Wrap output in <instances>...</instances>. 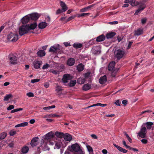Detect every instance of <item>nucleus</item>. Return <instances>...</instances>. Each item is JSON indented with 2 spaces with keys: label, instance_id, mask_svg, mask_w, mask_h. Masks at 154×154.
I'll list each match as a JSON object with an SVG mask.
<instances>
[{
  "label": "nucleus",
  "instance_id": "nucleus-31",
  "mask_svg": "<svg viewBox=\"0 0 154 154\" xmlns=\"http://www.w3.org/2000/svg\"><path fill=\"white\" fill-rule=\"evenodd\" d=\"M39 57H43L45 55V52L44 50H41L38 51L37 53Z\"/></svg>",
  "mask_w": 154,
  "mask_h": 154
},
{
  "label": "nucleus",
  "instance_id": "nucleus-42",
  "mask_svg": "<svg viewBox=\"0 0 154 154\" xmlns=\"http://www.w3.org/2000/svg\"><path fill=\"white\" fill-rule=\"evenodd\" d=\"M75 17H76V16L73 15V16H72L69 17L67 19V20L66 21V22H67L71 20L72 19H74Z\"/></svg>",
  "mask_w": 154,
  "mask_h": 154
},
{
  "label": "nucleus",
  "instance_id": "nucleus-23",
  "mask_svg": "<svg viewBox=\"0 0 154 154\" xmlns=\"http://www.w3.org/2000/svg\"><path fill=\"white\" fill-rule=\"evenodd\" d=\"M69 79V74H65L62 79L63 82L64 83H66L68 82V80Z\"/></svg>",
  "mask_w": 154,
  "mask_h": 154
},
{
  "label": "nucleus",
  "instance_id": "nucleus-54",
  "mask_svg": "<svg viewBox=\"0 0 154 154\" xmlns=\"http://www.w3.org/2000/svg\"><path fill=\"white\" fill-rule=\"evenodd\" d=\"M115 103L117 106H120V100H117L116 101Z\"/></svg>",
  "mask_w": 154,
  "mask_h": 154
},
{
  "label": "nucleus",
  "instance_id": "nucleus-41",
  "mask_svg": "<svg viewBox=\"0 0 154 154\" xmlns=\"http://www.w3.org/2000/svg\"><path fill=\"white\" fill-rule=\"evenodd\" d=\"M16 133V131H15L14 129H13L9 132V134L11 136H13Z\"/></svg>",
  "mask_w": 154,
  "mask_h": 154
},
{
  "label": "nucleus",
  "instance_id": "nucleus-8",
  "mask_svg": "<svg viewBox=\"0 0 154 154\" xmlns=\"http://www.w3.org/2000/svg\"><path fill=\"white\" fill-rule=\"evenodd\" d=\"M145 8L146 5L143 3H141V4L139 5V8L135 12L134 15H138L139 13L141 12Z\"/></svg>",
  "mask_w": 154,
  "mask_h": 154
},
{
  "label": "nucleus",
  "instance_id": "nucleus-38",
  "mask_svg": "<svg viewBox=\"0 0 154 154\" xmlns=\"http://www.w3.org/2000/svg\"><path fill=\"white\" fill-rule=\"evenodd\" d=\"M90 14V13H83L79 14H78V17H83L89 16Z\"/></svg>",
  "mask_w": 154,
  "mask_h": 154
},
{
  "label": "nucleus",
  "instance_id": "nucleus-15",
  "mask_svg": "<svg viewBox=\"0 0 154 154\" xmlns=\"http://www.w3.org/2000/svg\"><path fill=\"white\" fill-rule=\"evenodd\" d=\"M75 63V59L73 58H70L68 59L67 63L68 66H71L73 65Z\"/></svg>",
  "mask_w": 154,
  "mask_h": 154
},
{
  "label": "nucleus",
  "instance_id": "nucleus-6",
  "mask_svg": "<svg viewBox=\"0 0 154 154\" xmlns=\"http://www.w3.org/2000/svg\"><path fill=\"white\" fill-rule=\"evenodd\" d=\"M146 132L147 130L146 127L142 126L140 131L138 133V135L140 137L142 138H144L146 136Z\"/></svg>",
  "mask_w": 154,
  "mask_h": 154
},
{
  "label": "nucleus",
  "instance_id": "nucleus-33",
  "mask_svg": "<svg viewBox=\"0 0 154 154\" xmlns=\"http://www.w3.org/2000/svg\"><path fill=\"white\" fill-rule=\"evenodd\" d=\"M7 135V134L5 132H3L0 134V140L4 139Z\"/></svg>",
  "mask_w": 154,
  "mask_h": 154
},
{
  "label": "nucleus",
  "instance_id": "nucleus-26",
  "mask_svg": "<svg viewBox=\"0 0 154 154\" xmlns=\"http://www.w3.org/2000/svg\"><path fill=\"white\" fill-rule=\"evenodd\" d=\"M146 125V127L148 129L150 130L151 129L152 126L154 124L153 123L151 122H147L145 123Z\"/></svg>",
  "mask_w": 154,
  "mask_h": 154
},
{
  "label": "nucleus",
  "instance_id": "nucleus-4",
  "mask_svg": "<svg viewBox=\"0 0 154 154\" xmlns=\"http://www.w3.org/2000/svg\"><path fill=\"white\" fill-rule=\"evenodd\" d=\"M8 39L10 41L15 42L18 39V35L17 34H14L12 32L9 33L7 36Z\"/></svg>",
  "mask_w": 154,
  "mask_h": 154
},
{
  "label": "nucleus",
  "instance_id": "nucleus-63",
  "mask_svg": "<svg viewBox=\"0 0 154 154\" xmlns=\"http://www.w3.org/2000/svg\"><path fill=\"white\" fill-rule=\"evenodd\" d=\"M118 22L117 21H114L109 23L111 24H118Z\"/></svg>",
  "mask_w": 154,
  "mask_h": 154
},
{
  "label": "nucleus",
  "instance_id": "nucleus-46",
  "mask_svg": "<svg viewBox=\"0 0 154 154\" xmlns=\"http://www.w3.org/2000/svg\"><path fill=\"white\" fill-rule=\"evenodd\" d=\"M28 124V123L27 122L22 123L20 124V126L21 127H25V126H27Z\"/></svg>",
  "mask_w": 154,
  "mask_h": 154
},
{
  "label": "nucleus",
  "instance_id": "nucleus-34",
  "mask_svg": "<svg viewBox=\"0 0 154 154\" xmlns=\"http://www.w3.org/2000/svg\"><path fill=\"white\" fill-rule=\"evenodd\" d=\"M12 95L11 94H7L4 97V101H7L9 99L12 97Z\"/></svg>",
  "mask_w": 154,
  "mask_h": 154
},
{
  "label": "nucleus",
  "instance_id": "nucleus-56",
  "mask_svg": "<svg viewBox=\"0 0 154 154\" xmlns=\"http://www.w3.org/2000/svg\"><path fill=\"white\" fill-rule=\"evenodd\" d=\"M45 19L47 22H50L51 20V18L50 17L48 16L45 17Z\"/></svg>",
  "mask_w": 154,
  "mask_h": 154
},
{
  "label": "nucleus",
  "instance_id": "nucleus-10",
  "mask_svg": "<svg viewBox=\"0 0 154 154\" xmlns=\"http://www.w3.org/2000/svg\"><path fill=\"white\" fill-rule=\"evenodd\" d=\"M54 137V134L52 132H50L45 136L44 139L45 140H48Z\"/></svg>",
  "mask_w": 154,
  "mask_h": 154
},
{
  "label": "nucleus",
  "instance_id": "nucleus-44",
  "mask_svg": "<svg viewBox=\"0 0 154 154\" xmlns=\"http://www.w3.org/2000/svg\"><path fill=\"white\" fill-rule=\"evenodd\" d=\"M119 151H120L121 152H122L124 153H126L128 151L127 150L121 147L120 149V150Z\"/></svg>",
  "mask_w": 154,
  "mask_h": 154
},
{
  "label": "nucleus",
  "instance_id": "nucleus-30",
  "mask_svg": "<svg viewBox=\"0 0 154 154\" xmlns=\"http://www.w3.org/2000/svg\"><path fill=\"white\" fill-rule=\"evenodd\" d=\"M91 88V85L88 84L84 85L83 87V89L84 91H87Z\"/></svg>",
  "mask_w": 154,
  "mask_h": 154
},
{
  "label": "nucleus",
  "instance_id": "nucleus-28",
  "mask_svg": "<svg viewBox=\"0 0 154 154\" xmlns=\"http://www.w3.org/2000/svg\"><path fill=\"white\" fill-rule=\"evenodd\" d=\"M29 150L28 147L27 146H24L21 149V151L23 153H27Z\"/></svg>",
  "mask_w": 154,
  "mask_h": 154
},
{
  "label": "nucleus",
  "instance_id": "nucleus-12",
  "mask_svg": "<svg viewBox=\"0 0 154 154\" xmlns=\"http://www.w3.org/2000/svg\"><path fill=\"white\" fill-rule=\"evenodd\" d=\"M30 20L29 15H26L23 17L21 20V21L23 24L27 23Z\"/></svg>",
  "mask_w": 154,
  "mask_h": 154
},
{
  "label": "nucleus",
  "instance_id": "nucleus-7",
  "mask_svg": "<svg viewBox=\"0 0 154 154\" xmlns=\"http://www.w3.org/2000/svg\"><path fill=\"white\" fill-rule=\"evenodd\" d=\"M8 58L10 61V62L11 64H14L17 63V58L14 55L12 54H10L8 56Z\"/></svg>",
  "mask_w": 154,
  "mask_h": 154
},
{
  "label": "nucleus",
  "instance_id": "nucleus-5",
  "mask_svg": "<svg viewBox=\"0 0 154 154\" xmlns=\"http://www.w3.org/2000/svg\"><path fill=\"white\" fill-rule=\"evenodd\" d=\"M81 150L80 146L77 143H76L72 145L71 146V148L69 149L70 151L78 152Z\"/></svg>",
  "mask_w": 154,
  "mask_h": 154
},
{
  "label": "nucleus",
  "instance_id": "nucleus-20",
  "mask_svg": "<svg viewBox=\"0 0 154 154\" xmlns=\"http://www.w3.org/2000/svg\"><path fill=\"white\" fill-rule=\"evenodd\" d=\"M94 4H92L91 5L88 6V7H86L85 8H84L80 10V11L81 12H84L90 9H91V8L94 6Z\"/></svg>",
  "mask_w": 154,
  "mask_h": 154
},
{
  "label": "nucleus",
  "instance_id": "nucleus-50",
  "mask_svg": "<svg viewBox=\"0 0 154 154\" xmlns=\"http://www.w3.org/2000/svg\"><path fill=\"white\" fill-rule=\"evenodd\" d=\"M93 53L94 54H97L98 53H100V51L98 50H97L95 48H94L93 49Z\"/></svg>",
  "mask_w": 154,
  "mask_h": 154
},
{
  "label": "nucleus",
  "instance_id": "nucleus-24",
  "mask_svg": "<svg viewBox=\"0 0 154 154\" xmlns=\"http://www.w3.org/2000/svg\"><path fill=\"white\" fill-rule=\"evenodd\" d=\"M141 3H143L142 2H139L136 0H131V5L132 6H134L139 5L141 4Z\"/></svg>",
  "mask_w": 154,
  "mask_h": 154
},
{
  "label": "nucleus",
  "instance_id": "nucleus-39",
  "mask_svg": "<svg viewBox=\"0 0 154 154\" xmlns=\"http://www.w3.org/2000/svg\"><path fill=\"white\" fill-rule=\"evenodd\" d=\"M76 83V81L75 80H71L69 83V86L73 87L75 85Z\"/></svg>",
  "mask_w": 154,
  "mask_h": 154
},
{
  "label": "nucleus",
  "instance_id": "nucleus-58",
  "mask_svg": "<svg viewBox=\"0 0 154 154\" xmlns=\"http://www.w3.org/2000/svg\"><path fill=\"white\" fill-rule=\"evenodd\" d=\"M56 90L57 91V92L58 93H59L62 90V89L58 87L57 88Z\"/></svg>",
  "mask_w": 154,
  "mask_h": 154
},
{
  "label": "nucleus",
  "instance_id": "nucleus-19",
  "mask_svg": "<svg viewBox=\"0 0 154 154\" xmlns=\"http://www.w3.org/2000/svg\"><path fill=\"white\" fill-rule=\"evenodd\" d=\"M143 32V29L141 28H139L135 31L134 35H135L139 36L142 34Z\"/></svg>",
  "mask_w": 154,
  "mask_h": 154
},
{
  "label": "nucleus",
  "instance_id": "nucleus-13",
  "mask_svg": "<svg viewBox=\"0 0 154 154\" xmlns=\"http://www.w3.org/2000/svg\"><path fill=\"white\" fill-rule=\"evenodd\" d=\"M42 62L40 61H36L33 63L34 67L36 69L40 68V66L42 65Z\"/></svg>",
  "mask_w": 154,
  "mask_h": 154
},
{
  "label": "nucleus",
  "instance_id": "nucleus-60",
  "mask_svg": "<svg viewBox=\"0 0 154 154\" xmlns=\"http://www.w3.org/2000/svg\"><path fill=\"white\" fill-rule=\"evenodd\" d=\"M91 136L92 138L95 139H97V136L94 134H92Z\"/></svg>",
  "mask_w": 154,
  "mask_h": 154
},
{
  "label": "nucleus",
  "instance_id": "nucleus-36",
  "mask_svg": "<svg viewBox=\"0 0 154 154\" xmlns=\"http://www.w3.org/2000/svg\"><path fill=\"white\" fill-rule=\"evenodd\" d=\"M60 6L62 7V9H63V8H66V10L68 9V8L67 7L66 4L63 1H60Z\"/></svg>",
  "mask_w": 154,
  "mask_h": 154
},
{
  "label": "nucleus",
  "instance_id": "nucleus-55",
  "mask_svg": "<svg viewBox=\"0 0 154 154\" xmlns=\"http://www.w3.org/2000/svg\"><path fill=\"white\" fill-rule=\"evenodd\" d=\"M113 145L114 146L116 147L119 151L120 150V149L121 148V147H120L119 146H118V145H117L116 144L113 143Z\"/></svg>",
  "mask_w": 154,
  "mask_h": 154
},
{
  "label": "nucleus",
  "instance_id": "nucleus-49",
  "mask_svg": "<svg viewBox=\"0 0 154 154\" xmlns=\"http://www.w3.org/2000/svg\"><path fill=\"white\" fill-rule=\"evenodd\" d=\"M133 42L132 41H131L129 42V44L128 45V47L127 48V49H129L131 48V46L133 44Z\"/></svg>",
  "mask_w": 154,
  "mask_h": 154
},
{
  "label": "nucleus",
  "instance_id": "nucleus-62",
  "mask_svg": "<svg viewBox=\"0 0 154 154\" xmlns=\"http://www.w3.org/2000/svg\"><path fill=\"white\" fill-rule=\"evenodd\" d=\"M130 149L134 151L137 152L138 151V149H136V148H132V147L130 148Z\"/></svg>",
  "mask_w": 154,
  "mask_h": 154
},
{
  "label": "nucleus",
  "instance_id": "nucleus-29",
  "mask_svg": "<svg viewBox=\"0 0 154 154\" xmlns=\"http://www.w3.org/2000/svg\"><path fill=\"white\" fill-rule=\"evenodd\" d=\"M55 135L57 137L61 138H63L64 134L63 132H56Z\"/></svg>",
  "mask_w": 154,
  "mask_h": 154
},
{
  "label": "nucleus",
  "instance_id": "nucleus-35",
  "mask_svg": "<svg viewBox=\"0 0 154 154\" xmlns=\"http://www.w3.org/2000/svg\"><path fill=\"white\" fill-rule=\"evenodd\" d=\"M106 105H107V104H102L100 103H97V104L92 105L90 106H89L88 107H91L95 106H101L102 107H103V106H106Z\"/></svg>",
  "mask_w": 154,
  "mask_h": 154
},
{
  "label": "nucleus",
  "instance_id": "nucleus-52",
  "mask_svg": "<svg viewBox=\"0 0 154 154\" xmlns=\"http://www.w3.org/2000/svg\"><path fill=\"white\" fill-rule=\"evenodd\" d=\"M141 141L144 144H146L148 142L147 140L145 139H142L141 140Z\"/></svg>",
  "mask_w": 154,
  "mask_h": 154
},
{
  "label": "nucleus",
  "instance_id": "nucleus-2",
  "mask_svg": "<svg viewBox=\"0 0 154 154\" xmlns=\"http://www.w3.org/2000/svg\"><path fill=\"white\" fill-rule=\"evenodd\" d=\"M125 53L124 51L119 49L115 51L114 54L115 57L119 60L123 57Z\"/></svg>",
  "mask_w": 154,
  "mask_h": 154
},
{
  "label": "nucleus",
  "instance_id": "nucleus-32",
  "mask_svg": "<svg viewBox=\"0 0 154 154\" xmlns=\"http://www.w3.org/2000/svg\"><path fill=\"white\" fill-rule=\"evenodd\" d=\"M66 11V9L63 8V9H59L57 10L56 14H58L63 12H65Z\"/></svg>",
  "mask_w": 154,
  "mask_h": 154
},
{
  "label": "nucleus",
  "instance_id": "nucleus-22",
  "mask_svg": "<svg viewBox=\"0 0 154 154\" xmlns=\"http://www.w3.org/2000/svg\"><path fill=\"white\" fill-rule=\"evenodd\" d=\"M73 45L74 48L77 49L82 48L83 46V44L79 43L76 42L74 43Z\"/></svg>",
  "mask_w": 154,
  "mask_h": 154
},
{
  "label": "nucleus",
  "instance_id": "nucleus-61",
  "mask_svg": "<svg viewBox=\"0 0 154 154\" xmlns=\"http://www.w3.org/2000/svg\"><path fill=\"white\" fill-rule=\"evenodd\" d=\"M52 72L53 73L56 75L59 74V72L57 70H53Z\"/></svg>",
  "mask_w": 154,
  "mask_h": 154
},
{
  "label": "nucleus",
  "instance_id": "nucleus-21",
  "mask_svg": "<svg viewBox=\"0 0 154 154\" xmlns=\"http://www.w3.org/2000/svg\"><path fill=\"white\" fill-rule=\"evenodd\" d=\"M47 23L45 22H42L39 23L38 27L39 29H43L47 26Z\"/></svg>",
  "mask_w": 154,
  "mask_h": 154
},
{
  "label": "nucleus",
  "instance_id": "nucleus-53",
  "mask_svg": "<svg viewBox=\"0 0 154 154\" xmlns=\"http://www.w3.org/2000/svg\"><path fill=\"white\" fill-rule=\"evenodd\" d=\"M146 18H143L141 20V23L143 24H144L146 23Z\"/></svg>",
  "mask_w": 154,
  "mask_h": 154
},
{
  "label": "nucleus",
  "instance_id": "nucleus-14",
  "mask_svg": "<svg viewBox=\"0 0 154 154\" xmlns=\"http://www.w3.org/2000/svg\"><path fill=\"white\" fill-rule=\"evenodd\" d=\"M106 36L103 34H102L96 38V41L97 42H102L105 40Z\"/></svg>",
  "mask_w": 154,
  "mask_h": 154
},
{
  "label": "nucleus",
  "instance_id": "nucleus-59",
  "mask_svg": "<svg viewBox=\"0 0 154 154\" xmlns=\"http://www.w3.org/2000/svg\"><path fill=\"white\" fill-rule=\"evenodd\" d=\"M64 44L65 45V46L66 47L68 46H70V45L69 43H68L67 42H65L64 43Z\"/></svg>",
  "mask_w": 154,
  "mask_h": 154
},
{
  "label": "nucleus",
  "instance_id": "nucleus-9",
  "mask_svg": "<svg viewBox=\"0 0 154 154\" xmlns=\"http://www.w3.org/2000/svg\"><path fill=\"white\" fill-rule=\"evenodd\" d=\"M29 16L30 20L35 21L39 18L40 15L37 13H33L29 14Z\"/></svg>",
  "mask_w": 154,
  "mask_h": 154
},
{
  "label": "nucleus",
  "instance_id": "nucleus-47",
  "mask_svg": "<svg viewBox=\"0 0 154 154\" xmlns=\"http://www.w3.org/2000/svg\"><path fill=\"white\" fill-rule=\"evenodd\" d=\"M14 106L13 105H10L7 108L8 110H11L14 108Z\"/></svg>",
  "mask_w": 154,
  "mask_h": 154
},
{
  "label": "nucleus",
  "instance_id": "nucleus-40",
  "mask_svg": "<svg viewBox=\"0 0 154 154\" xmlns=\"http://www.w3.org/2000/svg\"><path fill=\"white\" fill-rule=\"evenodd\" d=\"M85 80L83 79L79 78L77 80V82L79 84H83L84 83Z\"/></svg>",
  "mask_w": 154,
  "mask_h": 154
},
{
  "label": "nucleus",
  "instance_id": "nucleus-27",
  "mask_svg": "<svg viewBox=\"0 0 154 154\" xmlns=\"http://www.w3.org/2000/svg\"><path fill=\"white\" fill-rule=\"evenodd\" d=\"M38 138H34L31 140L30 144L32 146H35L36 145V142L37 141V139Z\"/></svg>",
  "mask_w": 154,
  "mask_h": 154
},
{
  "label": "nucleus",
  "instance_id": "nucleus-17",
  "mask_svg": "<svg viewBox=\"0 0 154 154\" xmlns=\"http://www.w3.org/2000/svg\"><path fill=\"white\" fill-rule=\"evenodd\" d=\"M63 138L65 140L69 141H70L72 139V136L68 133L64 134Z\"/></svg>",
  "mask_w": 154,
  "mask_h": 154
},
{
  "label": "nucleus",
  "instance_id": "nucleus-51",
  "mask_svg": "<svg viewBox=\"0 0 154 154\" xmlns=\"http://www.w3.org/2000/svg\"><path fill=\"white\" fill-rule=\"evenodd\" d=\"M40 80L39 79H32L31 80V82L32 83H34L37 82H38Z\"/></svg>",
  "mask_w": 154,
  "mask_h": 154
},
{
  "label": "nucleus",
  "instance_id": "nucleus-1",
  "mask_svg": "<svg viewBox=\"0 0 154 154\" xmlns=\"http://www.w3.org/2000/svg\"><path fill=\"white\" fill-rule=\"evenodd\" d=\"M37 26L36 22H34L29 25H22L20 27L19 30V33L20 35L22 36L28 32L30 30H33Z\"/></svg>",
  "mask_w": 154,
  "mask_h": 154
},
{
  "label": "nucleus",
  "instance_id": "nucleus-16",
  "mask_svg": "<svg viewBox=\"0 0 154 154\" xmlns=\"http://www.w3.org/2000/svg\"><path fill=\"white\" fill-rule=\"evenodd\" d=\"M107 80L106 76V75H104L100 78L99 79V82L100 84H103L105 83L107 81Z\"/></svg>",
  "mask_w": 154,
  "mask_h": 154
},
{
  "label": "nucleus",
  "instance_id": "nucleus-64",
  "mask_svg": "<svg viewBox=\"0 0 154 154\" xmlns=\"http://www.w3.org/2000/svg\"><path fill=\"white\" fill-rule=\"evenodd\" d=\"M131 0H126L124 1V3H130L131 4Z\"/></svg>",
  "mask_w": 154,
  "mask_h": 154
},
{
  "label": "nucleus",
  "instance_id": "nucleus-48",
  "mask_svg": "<svg viewBox=\"0 0 154 154\" xmlns=\"http://www.w3.org/2000/svg\"><path fill=\"white\" fill-rule=\"evenodd\" d=\"M50 66V65L47 63L45 65H43L42 67V69H46L48 68Z\"/></svg>",
  "mask_w": 154,
  "mask_h": 154
},
{
  "label": "nucleus",
  "instance_id": "nucleus-45",
  "mask_svg": "<svg viewBox=\"0 0 154 154\" xmlns=\"http://www.w3.org/2000/svg\"><path fill=\"white\" fill-rule=\"evenodd\" d=\"M26 95L29 97H33L34 96L32 92H29L26 94Z\"/></svg>",
  "mask_w": 154,
  "mask_h": 154
},
{
  "label": "nucleus",
  "instance_id": "nucleus-57",
  "mask_svg": "<svg viewBox=\"0 0 154 154\" xmlns=\"http://www.w3.org/2000/svg\"><path fill=\"white\" fill-rule=\"evenodd\" d=\"M127 100H124L122 101V103L124 105H126L127 104Z\"/></svg>",
  "mask_w": 154,
  "mask_h": 154
},
{
  "label": "nucleus",
  "instance_id": "nucleus-11",
  "mask_svg": "<svg viewBox=\"0 0 154 154\" xmlns=\"http://www.w3.org/2000/svg\"><path fill=\"white\" fill-rule=\"evenodd\" d=\"M115 62L112 61L109 64L108 66V70L110 71H114L115 66Z\"/></svg>",
  "mask_w": 154,
  "mask_h": 154
},
{
  "label": "nucleus",
  "instance_id": "nucleus-37",
  "mask_svg": "<svg viewBox=\"0 0 154 154\" xmlns=\"http://www.w3.org/2000/svg\"><path fill=\"white\" fill-rule=\"evenodd\" d=\"M55 107V106L54 105H52L50 106L44 107L43 108V109L45 110L48 111L52 108H54Z\"/></svg>",
  "mask_w": 154,
  "mask_h": 154
},
{
  "label": "nucleus",
  "instance_id": "nucleus-25",
  "mask_svg": "<svg viewBox=\"0 0 154 154\" xmlns=\"http://www.w3.org/2000/svg\"><path fill=\"white\" fill-rule=\"evenodd\" d=\"M84 67V66L82 63H80L77 67V69L79 72L82 71L83 70Z\"/></svg>",
  "mask_w": 154,
  "mask_h": 154
},
{
  "label": "nucleus",
  "instance_id": "nucleus-18",
  "mask_svg": "<svg viewBox=\"0 0 154 154\" xmlns=\"http://www.w3.org/2000/svg\"><path fill=\"white\" fill-rule=\"evenodd\" d=\"M116 34L115 32H111L107 33L106 37L108 39L112 38Z\"/></svg>",
  "mask_w": 154,
  "mask_h": 154
},
{
  "label": "nucleus",
  "instance_id": "nucleus-3",
  "mask_svg": "<svg viewBox=\"0 0 154 154\" xmlns=\"http://www.w3.org/2000/svg\"><path fill=\"white\" fill-rule=\"evenodd\" d=\"M60 45L58 44L51 46L50 48L49 51L55 53H60L61 51L60 49Z\"/></svg>",
  "mask_w": 154,
  "mask_h": 154
},
{
  "label": "nucleus",
  "instance_id": "nucleus-43",
  "mask_svg": "<svg viewBox=\"0 0 154 154\" xmlns=\"http://www.w3.org/2000/svg\"><path fill=\"white\" fill-rule=\"evenodd\" d=\"M87 148L88 149V151L90 152H93V149L92 147L88 145L87 146Z\"/></svg>",
  "mask_w": 154,
  "mask_h": 154
}]
</instances>
